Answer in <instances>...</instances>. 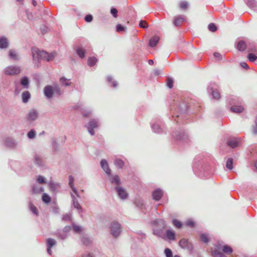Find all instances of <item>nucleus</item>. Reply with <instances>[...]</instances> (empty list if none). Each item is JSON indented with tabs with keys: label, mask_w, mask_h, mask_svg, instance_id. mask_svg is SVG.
<instances>
[{
	"label": "nucleus",
	"mask_w": 257,
	"mask_h": 257,
	"mask_svg": "<svg viewBox=\"0 0 257 257\" xmlns=\"http://www.w3.org/2000/svg\"><path fill=\"white\" fill-rule=\"evenodd\" d=\"M172 138L179 144H187L189 142L188 132L183 128L177 126L171 134Z\"/></svg>",
	"instance_id": "obj_5"
},
{
	"label": "nucleus",
	"mask_w": 257,
	"mask_h": 257,
	"mask_svg": "<svg viewBox=\"0 0 257 257\" xmlns=\"http://www.w3.org/2000/svg\"><path fill=\"white\" fill-rule=\"evenodd\" d=\"M76 54L80 59H84L86 57V53L90 48V45L88 41L85 39L77 40L74 46Z\"/></svg>",
	"instance_id": "obj_4"
},
{
	"label": "nucleus",
	"mask_w": 257,
	"mask_h": 257,
	"mask_svg": "<svg viewBox=\"0 0 257 257\" xmlns=\"http://www.w3.org/2000/svg\"><path fill=\"white\" fill-rule=\"evenodd\" d=\"M21 68L19 66L11 65L7 67L4 70L5 74L7 75H17L21 72Z\"/></svg>",
	"instance_id": "obj_13"
},
{
	"label": "nucleus",
	"mask_w": 257,
	"mask_h": 257,
	"mask_svg": "<svg viewBox=\"0 0 257 257\" xmlns=\"http://www.w3.org/2000/svg\"><path fill=\"white\" fill-rule=\"evenodd\" d=\"M29 209L34 215L37 216L39 215V211L37 207L32 202L29 203Z\"/></svg>",
	"instance_id": "obj_42"
},
{
	"label": "nucleus",
	"mask_w": 257,
	"mask_h": 257,
	"mask_svg": "<svg viewBox=\"0 0 257 257\" xmlns=\"http://www.w3.org/2000/svg\"><path fill=\"white\" fill-rule=\"evenodd\" d=\"M222 251L226 254H230L233 252V249L231 247L225 244L222 246Z\"/></svg>",
	"instance_id": "obj_43"
},
{
	"label": "nucleus",
	"mask_w": 257,
	"mask_h": 257,
	"mask_svg": "<svg viewBox=\"0 0 257 257\" xmlns=\"http://www.w3.org/2000/svg\"><path fill=\"white\" fill-rule=\"evenodd\" d=\"M188 6V3L187 2L183 1L180 3V8L182 10H185Z\"/></svg>",
	"instance_id": "obj_64"
},
{
	"label": "nucleus",
	"mask_w": 257,
	"mask_h": 257,
	"mask_svg": "<svg viewBox=\"0 0 257 257\" xmlns=\"http://www.w3.org/2000/svg\"><path fill=\"white\" fill-rule=\"evenodd\" d=\"M160 40V38L157 36H155L151 38L149 42V45L150 47L153 48L155 47Z\"/></svg>",
	"instance_id": "obj_31"
},
{
	"label": "nucleus",
	"mask_w": 257,
	"mask_h": 257,
	"mask_svg": "<svg viewBox=\"0 0 257 257\" xmlns=\"http://www.w3.org/2000/svg\"><path fill=\"white\" fill-rule=\"evenodd\" d=\"M164 195V191L160 188H158L152 192L153 199L156 201H159Z\"/></svg>",
	"instance_id": "obj_18"
},
{
	"label": "nucleus",
	"mask_w": 257,
	"mask_h": 257,
	"mask_svg": "<svg viewBox=\"0 0 257 257\" xmlns=\"http://www.w3.org/2000/svg\"><path fill=\"white\" fill-rule=\"evenodd\" d=\"M44 189L43 187L38 185H33L32 187V193L33 194H39L43 192Z\"/></svg>",
	"instance_id": "obj_34"
},
{
	"label": "nucleus",
	"mask_w": 257,
	"mask_h": 257,
	"mask_svg": "<svg viewBox=\"0 0 257 257\" xmlns=\"http://www.w3.org/2000/svg\"><path fill=\"white\" fill-rule=\"evenodd\" d=\"M100 166L107 175H110L111 170L109 168L108 162L105 159H102L100 161Z\"/></svg>",
	"instance_id": "obj_25"
},
{
	"label": "nucleus",
	"mask_w": 257,
	"mask_h": 257,
	"mask_svg": "<svg viewBox=\"0 0 257 257\" xmlns=\"http://www.w3.org/2000/svg\"><path fill=\"white\" fill-rule=\"evenodd\" d=\"M164 253L166 257H173V252L172 250L168 247H166L165 248Z\"/></svg>",
	"instance_id": "obj_56"
},
{
	"label": "nucleus",
	"mask_w": 257,
	"mask_h": 257,
	"mask_svg": "<svg viewBox=\"0 0 257 257\" xmlns=\"http://www.w3.org/2000/svg\"><path fill=\"white\" fill-rule=\"evenodd\" d=\"M106 82L107 85L112 88H116L118 84L117 81L114 80L111 75H108L106 77Z\"/></svg>",
	"instance_id": "obj_23"
},
{
	"label": "nucleus",
	"mask_w": 257,
	"mask_h": 257,
	"mask_svg": "<svg viewBox=\"0 0 257 257\" xmlns=\"http://www.w3.org/2000/svg\"><path fill=\"white\" fill-rule=\"evenodd\" d=\"M98 59L94 56L89 57L87 59V65L90 67H93L96 65Z\"/></svg>",
	"instance_id": "obj_35"
},
{
	"label": "nucleus",
	"mask_w": 257,
	"mask_h": 257,
	"mask_svg": "<svg viewBox=\"0 0 257 257\" xmlns=\"http://www.w3.org/2000/svg\"><path fill=\"white\" fill-rule=\"evenodd\" d=\"M99 126V120L98 118L90 119L88 123L85 125L89 134L93 136L95 135L94 129Z\"/></svg>",
	"instance_id": "obj_10"
},
{
	"label": "nucleus",
	"mask_w": 257,
	"mask_h": 257,
	"mask_svg": "<svg viewBox=\"0 0 257 257\" xmlns=\"http://www.w3.org/2000/svg\"><path fill=\"white\" fill-rule=\"evenodd\" d=\"M31 51L33 62L35 68H39L40 67V60H46L49 62L54 59L57 55V53L55 51L48 53L46 51H40L37 48H32Z\"/></svg>",
	"instance_id": "obj_2"
},
{
	"label": "nucleus",
	"mask_w": 257,
	"mask_h": 257,
	"mask_svg": "<svg viewBox=\"0 0 257 257\" xmlns=\"http://www.w3.org/2000/svg\"><path fill=\"white\" fill-rule=\"evenodd\" d=\"M188 104L185 101L180 102L177 105V107L175 108L176 112H172V117L175 119L178 124L180 123H187L184 120L187 119L186 113L188 111Z\"/></svg>",
	"instance_id": "obj_3"
},
{
	"label": "nucleus",
	"mask_w": 257,
	"mask_h": 257,
	"mask_svg": "<svg viewBox=\"0 0 257 257\" xmlns=\"http://www.w3.org/2000/svg\"><path fill=\"white\" fill-rule=\"evenodd\" d=\"M37 10L38 11V14L41 16L43 14L44 15L48 14V12L45 9L43 4L40 3L37 6Z\"/></svg>",
	"instance_id": "obj_38"
},
{
	"label": "nucleus",
	"mask_w": 257,
	"mask_h": 257,
	"mask_svg": "<svg viewBox=\"0 0 257 257\" xmlns=\"http://www.w3.org/2000/svg\"><path fill=\"white\" fill-rule=\"evenodd\" d=\"M179 246L188 250L189 254H193L194 252V246L193 244L188 239L182 238L179 242Z\"/></svg>",
	"instance_id": "obj_11"
},
{
	"label": "nucleus",
	"mask_w": 257,
	"mask_h": 257,
	"mask_svg": "<svg viewBox=\"0 0 257 257\" xmlns=\"http://www.w3.org/2000/svg\"><path fill=\"white\" fill-rule=\"evenodd\" d=\"M5 145L9 148L14 149L16 147L17 143L12 138H6L4 140Z\"/></svg>",
	"instance_id": "obj_21"
},
{
	"label": "nucleus",
	"mask_w": 257,
	"mask_h": 257,
	"mask_svg": "<svg viewBox=\"0 0 257 257\" xmlns=\"http://www.w3.org/2000/svg\"><path fill=\"white\" fill-rule=\"evenodd\" d=\"M84 20L87 23H90L93 20V16L91 14H87L84 17Z\"/></svg>",
	"instance_id": "obj_63"
},
{
	"label": "nucleus",
	"mask_w": 257,
	"mask_h": 257,
	"mask_svg": "<svg viewBox=\"0 0 257 257\" xmlns=\"http://www.w3.org/2000/svg\"><path fill=\"white\" fill-rule=\"evenodd\" d=\"M226 101L230 106L238 104H242V100L238 97L235 95H229L226 98Z\"/></svg>",
	"instance_id": "obj_16"
},
{
	"label": "nucleus",
	"mask_w": 257,
	"mask_h": 257,
	"mask_svg": "<svg viewBox=\"0 0 257 257\" xmlns=\"http://www.w3.org/2000/svg\"><path fill=\"white\" fill-rule=\"evenodd\" d=\"M20 83L24 88L27 89L30 85V80L28 77L24 76L20 79Z\"/></svg>",
	"instance_id": "obj_29"
},
{
	"label": "nucleus",
	"mask_w": 257,
	"mask_h": 257,
	"mask_svg": "<svg viewBox=\"0 0 257 257\" xmlns=\"http://www.w3.org/2000/svg\"><path fill=\"white\" fill-rule=\"evenodd\" d=\"M38 112L36 109H32L29 111L26 119L29 122L33 121L38 118Z\"/></svg>",
	"instance_id": "obj_19"
},
{
	"label": "nucleus",
	"mask_w": 257,
	"mask_h": 257,
	"mask_svg": "<svg viewBox=\"0 0 257 257\" xmlns=\"http://www.w3.org/2000/svg\"><path fill=\"white\" fill-rule=\"evenodd\" d=\"M72 226L73 231L75 233L80 234L82 232V227L81 226L73 223Z\"/></svg>",
	"instance_id": "obj_51"
},
{
	"label": "nucleus",
	"mask_w": 257,
	"mask_h": 257,
	"mask_svg": "<svg viewBox=\"0 0 257 257\" xmlns=\"http://www.w3.org/2000/svg\"><path fill=\"white\" fill-rule=\"evenodd\" d=\"M56 244V241L52 238H48L47 239V247H49V248H52L53 246H54Z\"/></svg>",
	"instance_id": "obj_46"
},
{
	"label": "nucleus",
	"mask_w": 257,
	"mask_h": 257,
	"mask_svg": "<svg viewBox=\"0 0 257 257\" xmlns=\"http://www.w3.org/2000/svg\"><path fill=\"white\" fill-rule=\"evenodd\" d=\"M36 135V132L33 128L30 130V131L27 133V137L29 139H34Z\"/></svg>",
	"instance_id": "obj_55"
},
{
	"label": "nucleus",
	"mask_w": 257,
	"mask_h": 257,
	"mask_svg": "<svg viewBox=\"0 0 257 257\" xmlns=\"http://www.w3.org/2000/svg\"><path fill=\"white\" fill-rule=\"evenodd\" d=\"M152 131L158 134H167L168 128L162 119L159 117L153 119L151 122Z\"/></svg>",
	"instance_id": "obj_6"
},
{
	"label": "nucleus",
	"mask_w": 257,
	"mask_h": 257,
	"mask_svg": "<svg viewBox=\"0 0 257 257\" xmlns=\"http://www.w3.org/2000/svg\"><path fill=\"white\" fill-rule=\"evenodd\" d=\"M247 58L251 62H254L257 60V56L253 53H248L247 55Z\"/></svg>",
	"instance_id": "obj_52"
},
{
	"label": "nucleus",
	"mask_w": 257,
	"mask_h": 257,
	"mask_svg": "<svg viewBox=\"0 0 257 257\" xmlns=\"http://www.w3.org/2000/svg\"><path fill=\"white\" fill-rule=\"evenodd\" d=\"M122 228L121 224L117 221H112L109 226L110 233L116 238L119 236L121 232Z\"/></svg>",
	"instance_id": "obj_9"
},
{
	"label": "nucleus",
	"mask_w": 257,
	"mask_h": 257,
	"mask_svg": "<svg viewBox=\"0 0 257 257\" xmlns=\"http://www.w3.org/2000/svg\"><path fill=\"white\" fill-rule=\"evenodd\" d=\"M185 21L186 19L185 17L178 15L174 17L173 24L176 27H179Z\"/></svg>",
	"instance_id": "obj_26"
},
{
	"label": "nucleus",
	"mask_w": 257,
	"mask_h": 257,
	"mask_svg": "<svg viewBox=\"0 0 257 257\" xmlns=\"http://www.w3.org/2000/svg\"><path fill=\"white\" fill-rule=\"evenodd\" d=\"M208 29L210 32H215L217 30L218 28L216 24L211 23L208 25Z\"/></svg>",
	"instance_id": "obj_54"
},
{
	"label": "nucleus",
	"mask_w": 257,
	"mask_h": 257,
	"mask_svg": "<svg viewBox=\"0 0 257 257\" xmlns=\"http://www.w3.org/2000/svg\"><path fill=\"white\" fill-rule=\"evenodd\" d=\"M172 224L174 226L177 228H181L183 226V223L177 219H173L172 220Z\"/></svg>",
	"instance_id": "obj_50"
},
{
	"label": "nucleus",
	"mask_w": 257,
	"mask_h": 257,
	"mask_svg": "<svg viewBox=\"0 0 257 257\" xmlns=\"http://www.w3.org/2000/svg\"><path fill=\"white\" fill-rule=\"evenodd\" d=\"M45 96L48 99L53 97H59L62 94L60 87L58 85H47L43 89Z\"/></svg>",
	"instance_id": "obj_7"
},
{
	"label": "nucleus",
	"mask_w": 257,
	"mask_h": 257,
	"mask_svg": "<svg viewBox=\"0 0 257 257\" xmlns=\"http://www.w3.org/2000/svg\"><path fill=\"white\" fill-rule=\"evenodd\" d=\"M49 186L51 191L55 192L57 191L58 188L60 187V185L58 183H55L51 181L49 183Z\"/></svg>",
	"instance_id": "obj_33"
},
{
	"label": "nucleus",
	"mask_w": 257,
	"mask_h": 257,
	"mask_svg": "<svg viewBox=\"0 0 257 257\" xmlns=\"http://www.w3.org/2000/svg\"><path fill=\"white\" fill-rule=\"evenodd\" d=\"M192 168L194 174L201 179L209 177L212 173L207 159L202 155L195 157Z\"/></svg>",
	"instance_id": "obj_1"
},
{
	"label": "nucleus",
	"mask_w": 257,
	"mask_h": 257,
	"mask_svg": "<svg viewBox=\"0 0 257 257\" xmlns=\"http://www.w3.org/2000/svg\"><path fill=\"white\" fill-rule=\"evenodd\" d=\"M114 164L119 169L123 168L124 166L123 161L119 158H116L114 160Z\"/></svg>",
	"instance_id": "obj_36"
},
{
	"label": "nucleus",
	"mask_w": 257,
	"mask_h": 257,
	"mask_svg": "<svg viewBox=\"0 0 257 257\" xmlns=\"http://www.w3.org/2000/svg\"><path fill=\"white\" fill-rule=\"evenodd\" d=\"M134 203L136 207L140 210L142 209L144 206V200L140 198L135 199Z\"/></svg>",
	"instance_id": "obj_32"
},
{
	"label": "nucleus",
	"mask_w": 257,
	"mask_h": 257,
	"mask_svg": "<svg viewBox=\"0 0 257 257\" xmlns=\"http://www.w3.org/2000/svg\"><path fill=\"white\" fill-rule=\"evenodd\" d=\"M57 236L58 238H60L61 239L65 240L67 237L68 234L61 230L57 233Z\"/></svg>",
	"instance_id": "obj_57"
},
{
	"label": "nucleus",
	"mask_w": 257,
	"mask_h": 257,
	"mask_svg": "<svg viewBox=\"0 0 257 257\" xmlns=\"http://www.w3.org/2000/svg\"><path fill=\"white\" fill-rule=\"evenodd\" d=\"M246 4L251 9H255L256 7V2L255 0H247Z\"/></svg>",
	"instance_id": "obj_45"
},
{
	"label": "nucleus",
	"mask_w": 257,
	"mask_h": 257,
	"mask_svg": "<svg viewBox=\"0 0 257 257\" xmlns=\"http://www.w3.org/2000/svg\"><path fill=\"white\" fill-rule=\"evenodd\" d=\"M211 255L213 257H227L224 254L223 252L220 251L218 249L215 248L211 252Z\"/></svg>",
	"instance_id": "obj_39"
},
{
	"label": "nucleus",
	"mask_w": 257,
	"mask_h": 257,
	"mask_svg": "<svg viewBox=\"0 0 257 257\" xmlns=\"http://www.w3.org/2000/svg\"><path fill=\"white\" fill-rule=\"evenodd\" d=\"M109 182L115 185V186H119L121 184V179L118 175H112L110 173V175H107Z\"/></svg>",
	"instance_id": "obj_17"
},
{
	"label": "nucleus",
	"mask_w": 257,
	"mask_h": 257,
	"mask_svg": "<svg viewBox=\"0 0 257 257\" xmlns=\"http://www.w3.org/2000/svg\"><path fill=\"white\" fill-rule=\"evenodd\" d=\"M71 197L72 199V204L74 207L78 210L79 213L82 212L83 211V209L77 199L76 198L75 195L71 193Z\"/></svg>",
	"instance_id": "obj_27"
},
{
	"label": "nucleus",
	"mask_w": 257,
	"mask_h": 257,
	"mask_svg": "<svg viewBox=\"0 0 257 257\" xmlns=\"http://www.w3.org/2000/svg\"><path fill=\"white\" fill-rule=\"evenodd\" d=\"M199 237H200V240L203 243H208L210 241V239L208 236V234L206 233H201L199 235Z\"/></svg>",
	"instance_id": "obj_40"
},
{
	"label": "nucleus",
	"mask_w": 257,
	"mask_h": 257,
	"mask_svg": "<svg viewBox=\"0 0 257 257\" xmlns=\"http://www.w3.org/2000/svg\"><path fill=\"white\" fill-rule=\"evenodd\" d=\"M241 143V140L239 138L230 137L226 141V145L230 148H236Z\"/></svg>",
	"instance_id": "obj_15"
},
{
	"label": "nucleus",
	"mask_w": 257,
	"mask_h": 257,
	"mask_svg": "<svg viewBox=\"0 0 257 257\" xmlns=\"http://www.w3.org/2000/svg\"><path fill=\"white\" fill-rule=\"evenodd\" d=\"M9 56L10 57V58H11L12 59H13L14 60H17L18 59L16 52L15 50H14L13 49H11L9 51Z\"/></svg>",
	"instance_id": "obj_49"
},
{
	"label": "nucleus",
	"mask_w": 257,
	"mask_h": 257,
	"mask_svg": "<svg viewBox=\"0 0 257 257\" xmlns=\"http://www.w3.org/2000/svg\"><path fill=\"white\" fill-rule=\"evenodd\" d=\"M161 222L162 227L161 228H154L153 229V233L155 236H157L158 237H162L163 234V229L165 227L166 224L164 220H160Z\"/></svg>",
	"instance_id": "obj_20"
},
{
	"label": "nucleus",
	"mask_w": 257,
	"mask_h": 257,
	"mask_svg": "<svg viewBox=\"0 0 257 257\" xmlns=\"http://www.w3.org/2000/svg\"><path fill=\"white\" fill-rule=\"evenodd\" d=\"M31 98V94L28 91H24L22 94V101L27 103Z\"/></svg>",
	"instance_id": "obj_37"
},
{
	"label": "nucleus",
	"mask_w": 257,
	"mask_h": 257,
	"mask_svg": "<svg viewBox=\"0 0 257 257\" xmlns=\"http://www.w3.org/2000/svg\"><path fill=\"white\" fill-rule=\"evenodd\" d=\"M10 42L5 36H0V49H6L9 47Z\"/></svg>",
	"instance_id": "obj_22"
},
{
	"label": "nucleus",
	"mask_w": 257,
	"mask_h": 257,
	"mask_svg": "<svg viewBox=\"0 0 257 257\" xmlns=\"http://www.w3.org/2000/svg\"><path fill=\"white\" fill-rule=\"evenodd\" d=\"M40 30L41 32V33L43 35H44L45 34L47 33L49 31V28L45 25H42L40 27Z\"/></svg>",
	"instance_id": "obj_61"
},
{
	"label": "nucleus",
	"mask_w": 257,
	"mask_h": 257,
	"mask_svg": "<svg viewBox=\"0 0 257 257\" xmlns=\"http://www.w3.org/2000/svg\"><path fill=\"white\" fill-rule=\"evenodd\" d=\"M42 200L44 203L49 204L51 201V198L46 193H43L42 195Z\"/></svg>",
	"instance_id": "obj_41"
},
{
	"label": "nucleus",
	"mask_w": 257,
	"mask_h": 257,
	"mask_svg": "<svg viewBox=\"0 0 257 257\" xmlns=\"http://www.w3.org/2000/svg\"><path fill=\"white\" fill-rule=\"evenodd\" d=\"M207 91L214 99L218 100L220 98V92L218 90V86L216 83L210 82L207 86Z\"/></svg>",
	"instance_id": "obj_8"
},
{
	"label": "nucleus",
	"mask_w": 257,
	"mask_h": 257,
	"mask_svg": "<svg viewBox=\"0 0 257 257\" xmlns=\"http://www.w3.org/2000/svg\"><path fill=\"white\" fill-rule=\"evenodd\" d=\"M60 82L62 85L65 86H68L70 85L71 84V82H69V81L65 77H61L60 78Z\"/></svg>",
	"instance_id": "obj_53"
},
{
	"label": "nucleus",
	"mask_w": 257,
	"mask_h": 257,
	"mask_svg": "<svg viewBox=\"0 0 257 257\" xmlns=\"http://www.w3.org/2000/svg\"><path fill=\"white\" fill-rule=\"evenodd\" d=\"M229 110L232 113L240 114L244 110V107L241 104L230 106Z\"/></svg>",
	"instance_id": "obj_24"
},
{
	"label": "nucleus",
	"mask_w": 257,
	"mask_h": 257,
	"mask_svg": "<svg viewBox=\"0 0 257 257\" xmlns=\"http://www.w3.org/2000/svg\"><path fill=\"white\" fill-rule=\"evenodd\" d=\"M81 241L82 243L86 246L89 245L91 242V240H90V238L87 236H83L81 238Z\"/></svg>",
	"instance_id": "obj_48"
},
{
	"label": "nucleus",
	"mask_w": 257,
	"mask_h": 257,
	"mask_svg": "<svg viewBox=\"0 0 257 257\" xmlns=\"http://www.w3.org/2000/svg\"><path fill=\"white\" fill-rule=\"evenodd\" d=\"M165 236L170 240H174L176 239L175 232L171 229H168L166 231Z\"/></svg>",
	"instance_id": "obj_28"
},
{
	"label": "nucleus",
	"mask_w": 257,
	"mask_h": 257,
	"mask_svg": "<svg viewBox=\"0 0 257 257\" xmlns=\"http://www.w3.org/2000/svg\"><path fill=\"white\" fill-rule=\"evenodd\" d=\"M246 47H247V45H246L245 42L244 41L240 40V41H239L236 43V48L239 51H241V52L244 51V50H246Z\"/></svg>",
	"instance_id": "obj_30"
},
{
	"label": "nucleus",
	"mask_w": 257,
	"mask_h": 257,
	"mask_svg": "<svg viewBox=\"0 0 257 257\" xmlns=\"http://www.w3.org/2000/svg\"><path fill=\"white\" fill-rule=\"evenodd\" d=\"M126 30V28L122 26V25L118 24L116 26V31L117 32H120L122 31H125Z\"/></svg>",
	"instance_id": "obj_58"
},
{
	"label": "nucleus",
	"mask_w": 257,
	"mask_h": 257,
	"mask_svg": "<svg viewBox=\"0 0 257 257\" xmlns=\"http://www.w3.org/2000/svg\"><path fill=\"white\" fill-rule=\"evenodd\" d=\"M33 161L35 165L40 169H44L45 168L44 161L41 155L35 153L33 157Z\"/></svg>",
	"instance_id": "obj_14"
},
{
	"label": "nucleus",
	"mask_w": 257,
	"mask_h": 257,
	"mask_svg": "<svg viewBox=\"0 0 257 257\" xmlns=\"http://www.w3.org/2000/svg\"><path fill=\"white\" fill-rule=\"evenodd\" d=\"M37 182L40 184H45L46 183V178L41 175L38 176L37 178Z\"/></svg>",
	"instance_id": "obj_59"
},
{
	"label": "nucleus",
	"mask_w": 257,
	"mask_h": 257,
	"mask_svg": "<svg viewBox=\"0 0 257 257\" xmlns=\"http://www.w3.org/2000/svg\"><path fill=\"white\" fill-rule=\"evenodd\" d=\"M114 190L116 191L118 197L122 200L127 199L129 196L128 193L126 190L122 187L115 186Z\"/></svg>",
	"instance_id": "obj_12"
},
{
	"label": "nucleus",
	"mask_w": 257,
	"mask_h": 257,
	"mask_svg": "<svg viewBox=\"0 0 257 257\" xmlns=\"http://www.w3.org/2000/svg\"><path fill=\"white\" fill-rule=\"evenodd\" d=\"M139 26L140 28L144 29H146L149 26L147 22L143 20H141L140 21Z\"/></svg>",
	"instance_id": "obj_62"
},
{
	"label": "nucleus",
	"mask_w": 257,
	"mask_h": 257,
	"mask_svg": "<svg viewBox=\"0 0 257 257\" xmlns=\"http://www.w3.org/2000/svg\"><path fill=\"white\" fill-rule=\"evenodd\" d=\"M186 225L191 227H194L195 226V222L192 219H188L186 222Z\"/></svg>",
	"instance_id": "obj_60"
},
{
	"label": "nucleus",
	"mask_w": 257,
	"mask_h": 257,
	"mask_svg": "<svg viewBox=\"0 0 257 257\" xmlns=\"http://www.w3.org/2000/svg\"><path fill=\"white\" fill-rule=\"evenodd\" d=\"M233 159L232 158H229L227 159L226 162V167L229 170H231L233 169Z\"/></svg>",
	"instance_id": "obj_44"
},
{
	"label": "nucleus",
	"mask_w": 257,
	"mask_h": 257,
	"mask_svg": "<svg viewBox=\"0 0 257 257\" xmlns=\"http://www.w3.org/2000/svg\"><path fill=\"white\" fill-rule=\"evenodd\" d=\"M166 85L167 86L171 89L174 86V79L171 77H168L166 79Z\"/></svg>",
	"instance_id": "obj_47"
}]
</instances>
